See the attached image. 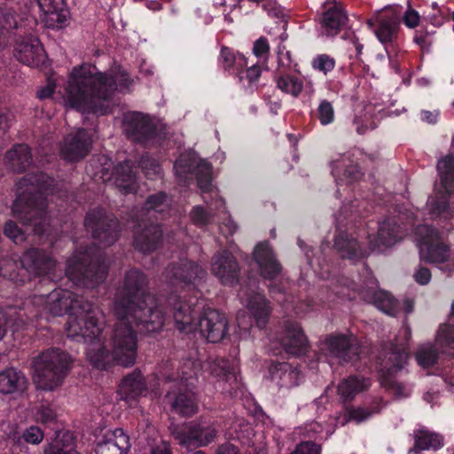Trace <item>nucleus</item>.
<instances>
[{
	"label": "nucleus",
	"mask_w": 454,
	"mask_h": 454,
	"mask_svg": "<svg viewBox=\"0 0 454 454\" xmlns=\"http://www.w3.org/2000/svg\"><path fill=\"white\" fill-rule=\"evenodd\" d=\"M207 370L223 386H219L222 391L231 393L238 386L237 364L225 359H215L207 364Z\"/></svg>",
	"instance_id": "a211bd4d"
},
{
	"label": "nucleus",
	"mask_w": 454,
	"mask_h": 454,
	"mask_svg": "<svg viewBox=\"0 0 454 454\" xmlns=\"http://www.w3.org/2000/svg\"><path fill=\"white\" fill-rule=\"evenodd\" d=\"M44 437L43 432L38 427L32 426L22 433V438L27 443L39 444Z\"/></svg>",
	"instance_id": "6e6d98bb"
},
{
	"label": "nucleus",
	"mask_w": 454,
	"mask_h": 454,
	"mask_svg": "<svg viewBox=\"0 0 454 454\" xmlns=\"http://www.w3.org/2000/svg\"><path fill=\"white\" fill-rule=\"evenodd\" d=\"M332 174L336 183L340 185L341 183H352L358 180L362 174L356 165L352 164L348 156H340L331 162Z\"/></svg>",
	"instance_id": "cd10ccee"
},
{
	"label": "nucleus",
	"mask_w": 454,
	"mask_h": 454,
	"mask_svg": "<svg viewBox=\"0 0 454 454\" xmlns=\"http://www.w3.org/2000/svg\"><path fill=\"white\" fill-rule=\"evenodd\" d=\"M325 346L329 355L340 362L351 361L353 356L356 355V348L353 345V341L344 335L327 337Z\"/></svg>",
	"instance_id": "b1692460"
},
{
	"label": "nucleus",
	"mask_w": 454,
	"mask_h": 454,
	"mask_svg": "<svg viewBox=\"0 0 454 454\" xmlns=\"http://www.w3.org/2000/svg\"><path fill=\"white\" fill-rule=\"evenodd\" d=\"M348 287L358 292L364 301L373 303L387 315L395 316L399 311V302L389 293L377 289L376 280L369 271L366 272V280L363 284L352 283Z\"/></svg>",
	"instance_id": "1a4fd4ad"
},
{
	"label": "nucleus",
	"mask_w": 454,
	"mask_h": 454,
	"mask_svg": "<svg viewBox=\"0 0 454 454\" xmlns=\"http://www.w3.org/2000/svg\"><path fill=\"white\" fill-rule=\"evenodd\" d=\"M103 223L101 220L95 222L92 215H88L85 219V225L88 228H91L93 231L94 237L98 239L103 245H112L117 239V233L114 227L116 225L115 222L112 221V223L107 226L106 229L100 230Z\"/></svg>",
	"instance_id": "4c0bfd02"
},
{
	"label": "nucleus",
	"mask_w": 454,
	"mask_h": 454,
	"mask_svg": "<svg viewBox=\"0 0 454 454\" xmlns=\"http://www.w3.org/2000/svg\"><path fill=\"white\" fill-rule=\"evenodd\" d=\"M43 454H77L74 438L69 432H58L44 448Z\"/></svg>",
	"instance_id": "2f4dec72"
},
{
	"label": "nucleus",
	"mask_w": 454,
	"mask_h": 454,
	"mask_svg": "<svg viewBox=\"0 0 454 454\" xmlns=\"http://www.w3.org/2000/svg\"><path fill=\"white\" fill-rule=\"evenodd\" d=\"M334 247L342 257L350 260H358L369 254V249L362 246L356 238L346 232H340L336 236Z\"/></svg>",
	"instance_id": "5701e85b"
},
{
	"label": "nucleus",
	"mask_w": 454,
	"mask_h": 454,
	"mask_svg": "<svg viewBox=\"0 0 454 454\" xmlns=\"http://www.w3.org/2000/svg\"><path fill=\"white\" fill-rule=\"evenodd\" d=\"M201 364L199 361L187 360L183 364L182 375L180 376V386L188 387L193 385V378L198 375Z\"/></svg>",
	"instance_id": "de8ad7c7"
},
{
	"label": "nucleus",
	"mask_w": 454,
	"mask_h": 454,
	"mask_svg": "<svg viewBox=\"0 0 454 454\" xmlns=\"http://www.w3.org/2000/svg\"><path fill=\"white\" fill-rule=\"evenodd\" d=\"M4 232L6 237H8L16 244L25 240V235L23 231L12 221H8L5 223Z\"/></svg>",
	"instance_id": "864d4df0"
},
{
	"label": "nucleus",
	"mask_w": 454,
	"mask_h": 454,
	"mask_svg": "<svg viewBox=\"0 0 454 454\" xmlns=\"http://www.w3.org/2000/svg\"><path fill=\"white\" fill-rule=\"evenodd\" d=\"M391 392L397 397H406L411 394V389L406 386H403L397 382H393L390 384Z\"/></svg>",
	"instance_id": "338daca9"
},
{
	"label": "nucleus",
	"mask_w": 454,
	"mask_h": 454,
	"mask_svg": "<svg viewBox=\"0 0 454 454\" xmlns=\"http://www.w3.org/2000/svg\"><path fill=\"white\" fill-rule=\"evenodd\" d=\"M366 23L370 28H372L374 24H378L373 30L378 40L383 44L391 43L398 33L399 16L395 10L384 8L375 12Z\"/></svg>",
	"instance_id": "9b49d317"
},
{
	"label": "nucleus",
	"mask_w": 454,
	"mask_h": 454,
	"mask_svg": "<svg viewBox=\"0 0 454 454\" xmlns=\"http://www.w3.org/2000/svg\"><path fill=\"white\" fill-rule=\"evenodd\" d=\"M270 381L279 389H291L300 385L301 375L299 370L287 363H272L269 367Z\"/></svg>",
	"instance_id": "f3484780"
},
{
	"label": "nucleus",
	"mask_w": 454,
	"mask_h": 454,
	"mask_svg": "<svg viewBox=\"0 0 454 454\" xmlns=\"http://www.w3.org/2000/svg\"><path fill=\"white\" fill-rule=\"evenodd\" d=\"M206 272L193 262H186L182 267L176 269L173 276L184 284H193L197 279H202Z\"/></svg>",
	"instance_id": "79ce46f5"
},
{
	"label": "nucleus",
	"mask_w": 454,
	"mask_h": 454,
	"mask_svg": "<svg viewBox=\"0 0 454 454\" xmlns=\"http://www.w3.org/2000/svg\"><path fill=\"white\" fill-rule=\"evenodd\" d=\"M211 214L207 213L204 207L200 206L194 207L191 212L192 222L200 226H204L210 223Z\"/></svg>",
	"instance_id": "4d7b16f0"
},
{
	"label": "nucleus",
	"mask_w": 454,
	"mask_h": 454,
	"mask_svg": "<svg viewBox=\"0 0 454 454\" xmlns=\"http://www.w3.org/2000/svg\"><path fill=\"white\" fill-rule=\"evenodd\" d=\"M145 284L143 273L131 270L118 288L113 307L117 322L109 340L111 353L100 338L104 326L102 314L89 301L71 291L59 289L47 296L35 297L34 303L42 307L47 319L70 311L66 326L67 337L87 344L86 355L94 367L104 369L112 360L127 367L137 359V336L133 325L147 333L158 332L164 325V312L157 299L145 293Z\"/></svg>",
	"instance_id": "f257e3e1"
},
{
	"label": "nucleus",
	"mask_w": 454,
	"mask_h": 454,
	"mask_svg": "<svg viewBox=\"0 0 454 454\" xmlns=\"http://www.w3.org/2000/svg\"><path fill=\"white\" fill-rule=\"evenodd\" d=\"M247 307L254 317L257 326L259 328L264 327L270 313L269 307L264 297L260 294H255L253 297L247 300Z\"/></svg>",
	"instance_id": "c9c22d12"
},
{
	"label": "nucleus",
	"mask_w": 454,
	"mask_h": 454,
	"mask_svg": "<svg viewBox=\"0 0 454 454\" xmlns=\"http://www.w3.org/2000/svg\"><path fill=\"white\" fill-rule=\"evenodd\" d=\"M281 342L287 353L298 355L304 350L307 345V338L299 324L288 323L285 326Z\"/></svg>",
	"instance_id": "c756f323"
},
{
	"label": "nucleus",
	"mask_w": 454,
	"mask_h": 454,
	"mask_svg": "<svg viewBox=\"0 0 454 454\" xmlns=\"http://www.w3.org/2000/svg\"><path fill=\"white\" fill-rule=\"evenodd\" d=\"M147 383L139 372H133L127 375L120 384L119 395L121 399L129 402L145 395Z\"/></svg>",
	"instance_id": "a878e982"
},
{
	"label": "nucleus",
	"mask_w": 454,
	"mask_h": 454,
	"mask_svg": "<svg viewBox=\"0 0 454 454\" xmlns=\"http://www.w3.org/2000/svg\"><path fill=\"white\" fill-rule=\"evenodd\" d=\"M174 168L177 177L184 180H186L187 175L194 170L198 185L202 192H209L211 197L215 199V207L219 210H224V201L218 198L217 190L211 185V168L206 160L200 159L194 152H187L183 153L176 161Z\"/></svg>",
	"instance_id": "423d86ee"
},
{
	"label": "nucleus",
	"mask_w": 454,
	"mask_h": 454,
	"mask_svg": "<svg viewBox=\"0 0 454 454\" xmlns=\"http://www.w3.org/2000/svg\"><path fill=\"white\" fill-rule=\"evenodd\" d=\"M15 57L23 64L38 67L45 60L44 50L35 36H27L17 42Z\"/></svg>",
	"instance_id": "2eb2a0df"
},
{
	"label": "nucleus",
	"mask_w": 454,
	"mask_h": 454,
	"mask_svg": "<svg viewBox=\"0 0 454 454\" xmlns=\"http://www.w3.org/2000/svg\"><path fill=\"white\" fill-rule=\"evenodd\" d=\"M165 200L166 196L163 193L152 195L147 199L145 202V207L147 210L161 211V206Z\"/></svg>",
	"instance_id": "052dcab7"
},
{
	"label": "nucleus",
	"mask_w": 454,
	"mask_h": 454,
	"mask_svg": "<svg viewBox=\"0 0 454 454\" xmlns=\"http://www.w3.org/2000/svg\"><path fill=\"white\" fill-rule=\"evenodd\" d=\"M411 331L408 325H403L396 336L395 343L392 344L387 353L382 370L392 374L403 367L409 357V341Z\"/></svg>",
	"instance_id": "ddd939ff"
},
{
	"label": "nucleus",
	"mask_w": 454,
	"mask_h": 454,
	"mask_svg": "<svg viewBox=\"0 0 454 454\" xmlns=\"http://www.w3.org/2000/svg\"><path fill=\"white\" fill-rule=\"evenodd\" d=\"M277 87L283 92L297 98L303 90V82L291 74H281L276 77Z\"/></svg>",
	"instance_id": "37998d69"
},
{
	"label": "nucleus",
	"mask_w": 454,
	"mask_h": 454,
	"mask_svg": "<svg viewBox=\"0 0 454 454\" xmlns=\"http://www.w3.org/2000/svg\"><path fill=\"white\" fill-rule=\"evenodd\" d=\"M414 278L419 285H427L431 280V272L427 268H419L415 271Z\"/></svg>",
	"instance_id": "69168bd1"
},
{
	"label": "nucleus",
	"mask_w": 454,
	"mask_h": 454,
	"mask_svg": "<svg viewBox=\"0 0 454 454\" xmlns=\"http://www.w3.org/2000/svg\"><path fill=\"white\" fill-rule=\"evenodd\" d=\"M437 168L441 178L442 192L446 194L454 192V157L446 156L438 161Z\"/></svg>",
	"instance_id": "e433bc0d"
},
{
	"label": "nucleus",
	"mask_w": 454,
	"mask_h": 454,
	"mask_svg": "<svg viewBox=\"0 0 454 454\" xmlns=\"http://www.w3.org/2000/svg\"><path fill=\"white\" fill-rule=\"evenodd\" d=\"M420 259L434 264L447 263L448 269H454V251L442 240L439 232L428 225H419L414 238Z\"/></svg>",
	"instance_id": "39448f33"
},
{
	"label": "nucleus",
	"mask_w": 454,
	"mask_h": 454,
	"mask_svg": "<svg viewBox=\"0 0 454 454\" xmlns=\"http://www.w3.org/2000/svg\"><path fill=\"white\" fill-rule=\"evenodd\" d=\"M6 159L14 170L22 171L30 165L29 149L25 145H18L6 153Z\"/></svg>",
	"instance_id": "ea45409f"
},
{
	"label": "nucleus",
	"mask_w": 454,
	"mask_h": 454,
	"mask_svg": "<svg viewBox=\"0 0 454 454\" xmlns=\"http://www.w3.org/2000/svg\"><path fill=\"white\" fill-rule=\"evenodd\" d=\"M41 10L40 18L49 27H61L68 18L64 0H37Z\"/></svg>",
	"instance_id": "6ab92c4d"
},
{
	"label": "nucleus",
	"mask_w": 454,
	"mask_h": 454,
	"mask_svg": "<svg viewBox=\"0 0 454 454\" xmlns=\"http://www.w3.org/2000/svg\"><path fill=\"white\" fill-rule=\"evenodd\" d=\"M369 386L370 381L367 379L352 376L342 380L339 383L337 392L340 398L346 402L353 399L358 393L367 389Z\"/></svg>",
	"instance_id": "7c9ffc66"
},
{
	"label": "nucleus",
	"mask_w": 454,
	"mask_h": 454,
	"mask_svg": "<svg viewBox=\"0 0 454 454\" xmlns=\"http://www.w3.org/2000/svg\"><path fill=\"white\" fill-rule=\"evenodd\" d=\"M45 207L44 200L40 199L27 206L26 215H18L24 224L33 226V231L38 235L44 231V226L48 224Z\"/></svg>",
	"instance_id": "c85d7f7f"
},
{
	"label": "nucleus",
	"mask_w": 454,
	"mask_h": 454,
	"mask_svg": "<svg viewBox=\"0 0 454 454\" xmlns=\"http://www.w3.org/2000/svg\"><path fill=\"white\" fill-rule=\"evenodd\" d=\"M262 73V68L258 65H253L247 70V79L249 83H253L258 80Z\"/></svg>",
	"instance_id": "774afa93"
},
{
	"label": "nucleus",
	"mask_w": 454,
	"mask_h": 454,
	"mask_svg": "<svg viewBox=\"0 0 454 454\" xmlns=\"http://www.w3.org/2000/svg\"><path fill=\"white\" fill-rule=\"evenodd\" d=\"M90 145V137L83 129H79L75 137L66 139L61 153L68 160H79L87 155Z\"/></svg>",
	"instance_id": "412c9836"
},
{
	"label": "nucleus",
	"mask_w": 454,
	"mask_h": 454,
	"mask_svg": "<svg viewBox=\"0 0 454 454\" xmlns=\"http://www.w3.org/2000/svg\"><path fill=\"white\" fill-rule=\"evenodd\" d=\"M160 237L161 230L159 226L152 225L142 233L136 235L135 244L137 249L144 253H148L156 247Z\"/></svg>",
	"instance_id": "58836bf2"
},
{
	"label": "nucleus",
	"mask_w": 454,
	"mask_h": 454,
	"mask_svg": "<svg viewBox=\"0 0 454 454\" xmlns=\"http://www.w3.org/2000/svg\"><path fill=\"white\" fill-rule=\"evenodd\" d=\"M427 206L433 214V217H443L450 220V225L454 226V215L447 210V200L444 195L441 198L430 197Z\"/></svg>",
	"instance_id": "a18cd8bd"
},
{
	"label": "nucleus",
	"mask_w": 454,
	"mask_h": 454,
	"mask_svg": "<svg viewBox=\"0 0 454 454\" xmlns=\"http://www.w3.org/2000/svg\"><path fill=\"white\" fill-rule=\"evenodd\" d=\"M334 59L325 54L318 55L312 60L313 68L324 74L331 72L334 68Z\"/></svg>",
	"instance_id": "603ef678"
},
{
	"label": "nucleus",
	"mask_w": 454,
	"mask_h": 454,
	"mask_svg": "<svg viewBox=\"0 0 454 454\" xmlns=\"http://www.w3.org/2000/svg\"><path fill=\"white\" fill-rule=\"evenodd\" d=\"M168 302L172 306L174 320L180 332L192 333L198 331L213 343L219 342L225 336L228 330L227 319L219 311L207 309L195 319L192 307L186 302L176 297H171Z\"/></svg>",
	"instance_id": "7ed1b4c3"
},
{
	"label": "nucleus",
	"mask_w": 454,
	"mask_h": 454,
	"mask_svg": "<svg viewBox=\"0 0 454 454\" xmlns=\"http://www.w3.org/2000/svg\"><path fill=\"white\" fill-rule=\"evenodd\" d=\"M35 418L38 422L46 424L55 421L57 413L52 404L45 402L36 408Z\"/></svg>",
	"instance_id": "8fccbe9b"
},
{
	"label": "nucleus",
	"mask_w": 454,
	"mask_h": 454,
	"mask_svg": "<svg viewBox=\"0 0 454 454\" xmlns=\"http://www.w3.org/2000/svg\"><path fill=\"white\" fill-rule=\"evenodd\" d=\"M403 21L408 28H415L420 23V15L416 10L408 6L403 12Z\"/></svg>",
	"instance_id": "13d9d810"
},
{
	"label": "nucleus",
	"mask_w": 454,
	"mask_h": 454,
	"mask_svg": "<svg viewBox=\"0 0 454 454\" xmlns=\"http://www.w3.org/2000/svg\"><path fill=\"white\" fill-rule=\"evenodd\" d=\"M66 275L76 284L93 288L106 279L107 270L105 265L97 262H90L87 266L82 259L74 255L67 262Z\"/></svg>",
	"instance_id": "9d476101"
},
{
	"label": "nucleus",
	"mask_w": 454,
	"mask_h": 454,
	"mask_svg": "<svg viewBox=\"0 0 454 454\" xmlns=\"http://www.w3.org/2000/svg\"><path fill=\"white\" fill-rule=\"evenodd\" d=\"M71 359L68 354L58 348L48 349L35 356L32 363V377L36 387L54 390L66 378Z\"/></svg>",
	"instance_id": "20e7f679"
},
{
	"label": "nucleus",
	"mask_w": 454,
	"mask_h": 454,
	"mask_svg": "<svg viewBox=\"0 0 454 454\" xmlns=\"http://www.w3.org/2000/svg\"><path fill=\"white\" fill-rule=\"evenodd\" d=\"M254 257L264 278H273L279 273L280 266L267 243H260L256 246Z\"/></svg>",
	"instance_id": "bb28decb"
},
{
	"label": "nucleus",
	"mask_w": 454,
	"mask_h": 454,
	"mask_svg": "<svg viewBox=\"0 0 454 454\" xmlns=\"http://www.w3.org/2000/svg\"><path fill=\"white\" fill-rule=\"evenodd\" d=\"M435 341L436 344L442 348H454V325H441L437 332Z\"/></svg>",
	"instance_id": "09e8293b"
},
{
	"label": "nucleus",
	"mask_w": 454,
	"mask_h": 454,
	"mask_svg": "<svg viewBox=\"0 0 454 454\" xmlns=\"http://www.w3.org/2000/svg\"><path fill=\"white\" fill-rule=\"evenodd\" d=\"M27 387V380L23 372L14 368L0 372V393L3 395H21Z\"/></svg>",
	"instance_id": "4be33fe9"
},
{
	"label": "nucleus",
	"mask_w": 454,
	"mask_h": 454,
	"mask_svg": "<svg viewBox=\"0 0 454 454\" xmlns=\"http://www.w3.org/2000/svg\"><path fill=\"white\" fill-rule=\"evenodd\" d=\"M291 454H319V447L313 442H305L299 444Z\"/></svg>",
	"instance_id": "680f3d73"
},
{
	"label": "nucleus",
	"mask_w": 454,
	"mask_h": 454,
	"mask_svg": "<svg viewBox=\"0 0 454 454\" xmlns=\"http://www.w3.org/2000/svg\"><path fill=\"white\" fill-rule=\"evenodd\" d=\"M113 179L114 184L126 193L137 191L136 178L129 161L124 162L116 168Z\"/></svg>",
	"instance_id": "f704fd0d"
},
{
	"label": "nucleus",
	"mask_w": 454,
	"mask_h": 454,
	"mask_svg": "<svg viewBox=\"0 0 454 454\" xmlns=\"http://www.w3.org/2000/svg\"><path fill=\"white\" fill-rule=\"evenodd\" d=\"M32 186L37 188L40 192H47L49 191V186L52 180L44 175H41L38 178H29Z\"/></svg>",
	"instance_id": "e2e57ef3"
},
{
	"label": "nucleus",
	"mask_w": 454,
	"mask_h": 454,
	"mask_svg": "<svg viewBox=\"0 0 454 454\" xmlns=\"http://www.w3.org/2000/svg\"><path fill=\"white\" fill-rule=\"evenodd\" d=\"M131 447L129 436L121 428L107 431L98 441L97 454H128Z\"/></svg>",
	"instance_id": "dca6fc26"
},
{
	"label": "nucleus",
	"mask_w": 454,
	"mask_h": 454,
	"mask_svg": "<svg viewBox=\"0 0 454 454\" xmlns=\"http://www.w3.org/2000/svg\"><path fill=\"white\" fill-rule=\"evenodd\" d=\"M438 355L434 347L427 343L419 346L416 352V360L423 368H428L434 365L437 360Z\"/></svg>",
	"instance_id": "49530a36"
},
{
	"label": "nucleus",
	"mask_w": 454,
	"mask_h": 454,
	"mask_svg": "<svg viewBox=\"0 0 454 454\" xmlns=\"http://www.w3.org/2000/svg\"><path fill=\"white\" fill-rule=\"evenodd\" d=\"M379 410L374 411V412H378ZM373 411H369L364 408H357V409H346L344 413H340L335 418L331 419L330 421L326 423L325 426L322 425V422H311L309 425L308 434L309 435L319 434L321 437L327 438L330 434L333 433L335 427L338 425H345L350 420H354L356 422H362L364 419H368Z\"/></svg>",
	"instance_id": "4468645a"
},
{
	"label": "nucleus",
	"mask_w": 454,
	"mask_h": 454,
	"mask_svg": "<svg viewBox=\"0 0 454 454\" xmlns=\"http://www.w3.org/2000/svg\"><path fill=\"white\" fill-rule=\"evenodd\" d=\"M212 272L223 284L231 285L238 278L239 266L234 257L223 251L213 257Z\"/></svg>",
	"instance_id": "aec40b11"
},
{
	"label": "nucleus",
	"mask_w": 454,
	"mask_h": 454,
	"mask_svg": "<svg viewBox=\"0 0 454 454\" xmlns=\"http://www.w3.org/2000/svg\"><path fill=\"white\" fill-rule=\"evenodd\" d=\"M334 109L331 102L323 99L317 107V118L324 126L329 125L334 121Z\"/></svg>",
	"instance_id": "3c124183"
},
{
	"label": "nucleus",
	"mask_w": 454,
	"mask_h": 454,
	"mask_svg": "<svg viewBox=\"0 0 454 454\" xmlns=\"http://www.w3.org/2000/svg\"><path fill=\"white\" fill-rule=\"evenodd\" d=\"M132 81L121 68L101 73L90 64L74 67L65 84L66 107L83 114L104 115L110 111L109 98L115 90H127Z\"/></svg>",
	"instance_id": "f03ea898"
},
{
	"label": "nucleus",
	"mask_w": 454,
	"mask_h": 454,
	"mask_svg": "<svg viewBox=\"0 0 454 454\" xmlns=\"http://www.w3.org/2000/svg\"><path fill=\"white\" fill-rule=\"evenodd\" d=\"M269 51L270 45L265 38L261 37L255 41L253 47V52L257 58L265 61L268 58Z\"/></svg>",
	"instance_id": "bf43d9fd"
},
{
	"label": "nucleus",
	"mask_w": 454,
	"mask_h": 454,
	"mask_svg": "<svg viewBox=\"0 0 454 454\" xmlns=\"http://www.w3.org/2000/svg\"><path fill=\"white\" fill-rule=\"evenodd\" d=\"M168 398L171 402L172 409L184 416H191L195 413L197 406L193 393L191 390H185L178 394L168 392Z\"/></svg>",
	"instance_id": "473e14b6"
},
{
	"label": "nucleus",
	"mask_w": 454,
	"mask_h": 454,
	"mask_svg": "<svg viewBox=\"0 0 454 454\" xmlns=\"http://www.w3.org/2000/svg\"><path fill=\"white\" fill-rule=\"evenodd\" d=\"M8 264L17 268L15 262H8ZM20 265L21 269H13L12 271L7 269L5 263H3L0 266V274L14 282H24L27 279L26 273L33 276L51 274L56 267V262L37 249H29L20 258Z\"/></svg>",
	"instance_id": "0eeeda50"
},
{
	"label": "nucleus",
	"mask_w": 454,
	"mask_h": 454,
	"mask_svg": "<svg viewBox=\"0 0 454 454\" xmlns=\"http://www.w3.org/2000/svg\"><path fill=\"white\" fill-rule=\"evenodd\" d=\"M371 109L372 107L370 106L365 107V114L364 116H356L355 121L356 122L357 126V131L359 133L364 132L366 129H374L376 127V124L373 121H372V114H371Z\"/></svg>",
	"instance_id": "5fc2aeb1"
},
{
	"label": "nucleus",
	"mask_w": 454,
	"mask_h": 454,
	"mask_svg": "<svg viewBox=\"0 0 454 454\" xmlns=\"http://www.w3.org/2000/svg\"><path fill=\"white\" fill-rule=\"evenodd\" d=\"M124 130L134 140H142L150 135L152 124L146 115L131 112L124 116Z\"/></svg>",
	"instance_id": "393cba45"
},
{
	"label": "nucleus",
	"mask_w": 454,
	"mask_h": 454,
	"mask_svg": "<svg viewBox=\"0 0 454 454\" xmlns=\"http://www.w3.org/2000/svg\"><path fill=\"white\" fill-rule=\"evenodd\" d=\"M346 20L347 16L340 7L334 6L329 9L322 19L324 33L328 36L336 35Z\"/></svg>",
	"instance_id": "72a5a7b5"
},
{
	"label": "nucleus",
	"mask_w": 454,
	"mask_h": 454,
	"mask_svg": "<svg viewBox=\"0 0 454 454\" xmlns=\"http://www.w3.org/2000/svg\"><path fill=\"white\" fill-rule=\"evenodd\" d=\"M442 437L426 429H419L415 433V447L419 450H437L443 445Z\"/></svg>",
	"instance_id": "a19ab883"
},
{
	"label": "nucleus",
	"mask_w": 454,
	"mask_h": 454,
	"mask_svg": "<svg viewBox=\"0 0 454 454\" xmlns=\"http://www.w3.org/2000/svg\"><path fill=\"white\" fill-rule=\"evenodd\" d=\"M141 166L145 169V175L148 176L160 173V166L155 160L149 158H144L141 160Z\"/></svg>",
	"instance_id": "0e129e2a"
},
{
	"label": "nucleus",
	"mask_w": 454,
	"mask_h": 454,
	"mask_svg": "<svg viewBox=\"0 0 454 454\" xmlns=\"http://www.w3.org/2000/svg\"><path fill=\"white\" fill-rule=\"evenodd\" d=\"M404 215H400L397 218L391 217L383 221L380 224L375 239L373 240L372 236H369L371 243L370 250L389 247L400 241L403 238L404 232L407 231L406 228L401 227V223L405 224L403 222ZM406 215H413V213ZM405 219H410V217L405 216Z\"/></svg>",
	"instance_id": "f8f14e48"
},
{
	"label": "nucleus",
	"mask_w": 454,
	"mask_h": 454,
	"mask_svg": "<svg viewBox=\"0 0 454 454\" xmlns=\"http://www.w3.org/2000/svg\"><path fill=\"white\" fill-rule=\"evenodd\" d=\"M217 433L215 425L207 422L184 424L172 429L175 440L188 450L208 445L215 439Z\"/></svg>",
	"instance_id": "6e6552de"
},
{
	"label": "nucleus",
	"mask_w": 454,
	"mask_h": 454,
	"mask_svg": "<svg viewBox=\"0 0 454 454\" xmlns=\"http://www.w3.org/2000/svg\"><path fill=\"white\" fill-rule=\"evenodd\" d=\"M220 62L227 70L233 69L239 71L247 65L243 55H236L233 51L225 47L221 50Z\"/></svg>",
	"instance_id": "c03bdc74"
}]
</instances>
